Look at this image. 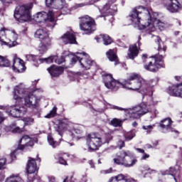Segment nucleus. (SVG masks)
Here are the masks:
<instances>
[{"mask_svg": "<svg viewBox=\"0 0 182 182\" xmlns=\"http://www.w3.org/2000/svg\"><path fill=\"white\" fill-rule=\"evenodd\" d=\"M60 41L64 45H68V43H76V36L73 31H68L60 37Z\"/></svg>", "mask_w": 182, "mask_h": 182, "instance_id": "obj_20", "label": "nucleus"}, {"mask_svg": "<svg viewBox=\"0 0 182 182\" xmlns=\"http://www.w3.org/2000/svg\"><path fill=\"white\" fill-rule=\"evenodd\" d=\"M179 43H181L182 42V35L181 36V38H178Z\"/></svg>", "mask_w": 182, "mask_h": 182, "instance_id": "obj_63", "label": "nucleus"}, {"mask_svg": "<svg viewBox=\"0 0 182 182\" xmlns=\"http://www.w3.org/2000/svg\"><path fill=\"white\" fill-rule=\"evenodd\" d=\"M65 156L66 155L58 153V154H55L54 157L57 160V161L60 163V164H63L64 166H66L68 163L66 162V160H65Z\"/></svg>", "mask_w": 182, "mask_h": 182, "instance_id": "obj_35", "label": "nucleus"}, {"mask_svg": "<svg viewBox=\"0 0 182 182\" xmlns=\"http://www.w3.org/2000/svg\"><path fill=\"white\" fill-rule=\"evenodd\" d=\"M28 90L23 85H18L14 88V93L13 98L16 100L18 103L22 102L24 97V105L21 104L13 105L11 107H3L0 105V109L6 110L7 113L12 117H22L26 114V107L31 109H38L39 107V102L41 99L36 97V93H42L43 90L42 88L32 90L31 92H28Z\"/></svg>", "mask_w": 182, "mask_h": 182, "instance_id": "obj_1", "label": "nucleus"}, {"mask_svg": "<svg viewBox=\"0 0 182 182\" xmlns=\"http://www.w3.org/2000/svg\"><path fill=\"white\" fill-rule=\"evenodd\" d=\"M135 150L137 151L138 153H141L142 154H143V153H144V151L140 148H135Z\"/></svg>", "mask_w": 182, "mask_h": 182, "instance_id": "obj_54", "label": "nucleus"}, {"mask_svg": "<svg viewBox=\"0 0 182 182\" xmlns=\"http://www.w3.org/2000/svg\"><path fill=\"white\" fill-rule=\"evenodd\" d=\"M144 171H150V168H149V166H145L144 169L142 170V174H144Z\"/></svg>", "mask_w": 182, "mask_h": 182, "instance_id": "obj_55", "label": "nucleus"}, {"mask_svg": "<svg viewBox=\"0 0 182 182\" xmlns=\"http://www.w3.org/2000/svg\"><path fill=\"white\" fill-rule=\"evenodd\" d=\"M10 157H11V160H14V159H15V151H13L11 154Z\"/></svg>", "mask_w": 182, "mask_h": 182, "instance_id": "obj_58", "label": "nucleus"}, {"mask_svg": "<svg viewBox=\"0 0 182 182\" xmlns=\"http://www.w3.org/2000/svg\"><path fill=\"white\" fill-rule=\"evenodd\" d=\"M5 166H6V158L0 159V170H4V168H6Z\"/></svg>", "mask_w": 182, "mask_h": 182, "instance_id": "obj_45", "label": "nucleus"}, {"mask_svg": "<svg viewBox=\"0 0 182 182\" xmlns=\"http://www.w3.org/2000/svg\"><path fill=\"white\" fill-rule=\"evenodd\" d=\"M1 2H2V4H4V5H6V4H12L13 1L15 0H0Z\"/></svg>", "mask_w": 182, "mask_h": 182, "instance_id": "obj_51", "label": "nucleus"}, {"mask_svg": "<svg viewBox=\"0 0 182 182\" xmlns=\"http://www.w3.org/2000/svg\"><path fill=\"white\" fill-rule=\"evenodd\" d=\"M142 154L143 155L141 158V160H146V159H149V157H150V155H149V154H146L145 152H144Z\"/></svg>", "mask_w": 182, "mask_h": 182, "instance_id": "obj_48", "label": "nucleus"}, {"mask_svg": "<svg viewBox=\"0 0 182 182\" xmlns=\"http://www.w3.org/2000/svg\"><path fill=\"white\" fill-rule=\"evenodd\" d=\"M36 161L41 163V158H39L38 155H37L36 159L29 158L26 170L28 174H33L36 171H38V165L36 164Z\"/></svg>", "mask_w": 182, "mask_h": 182, "instance_id": "obj_16", "label": "nucleus"}, {"mask_svg": "<svg viewBox=\"0 0 182 182\" xmlns=\"http://www.w3.org/2000/svg\"><path fill=\"white\" fill-rule=\"evenodd\" d=\"M151 113L152 114L151 115V119H154V117H156V116H157V114H159V111H157V109H152L151 110Z\"/></svg>", "mask_w": 182, "mask_h": 182, "instance_id": "obj_46", "label": "nucleus"}, {"mask_svg": "<svg viewBox=\"0 0 182 182\" xmlns=\"http://www.w3.org/2000/svg\"><path fill=\"white\" fill-rule=\"evenodd\" d=\"M54 129L55 132H58L60 136L63 134V132L68 130L70 136H71L73 139H75V136L73 132L76 133V134H82V133H83L84 127L77 124L73 125L68 119H63L55 120Z\"/></svg>", "mask_w": 182, "mask_h": 182, "instance_id": "obj_6", "label": "nucleus"}, {"mask_svg": "<svg viewBox=\"0 0 182 182\" xmlns=\"http://www.w3.org/2000/svg\"><path fill=\"white\" fill-rule=\"evenodd\" d=\"M21 122H23L24 126H29L33 123L34 119L33 118L26 117L23 118Z\"/></svg>", "mask_w": 182, "mask_h": 182, "instance_id": "obj_43", "label": "nucleus"}, {"mask_svg": "<svg viewBox=\"0 0 182 182\" xmlns=\"http://www.w3.org/2000/svg\"><path fill=\"white\" fill-rule=\"evenodd\" d=\"M139 49H140V48L137 46V44L130 46L127 53L129 59L133 60L134 58H137V55H139Z\"/></svg>", "mask_w": 182, "mask_h": 182, "instance_id": "obj_27", "label": "nucleus"}, {"mask_svg": "<svg viewBox=\"0 0 182 182\" xmlns=\"http://www.w3.org/2000/svg\"><path fill=\"white\" fill-rule=\"evenodd\" d=\"M110 173H112V168L100 171V174H110Z\"/></svg>", "mask_w": 182, "mask_h": 182, "instance_id": "obj_47", "label": "nucleus"}, {"mask_svg": "<svg viewBox=\"0 0 182 182\" xmlns=\"http://www.w3.org/2000/svg\"><path fill=\"white\" fill-rule=\"evenodd\" d=\"M134 179L120 173L109 178L107 182H133Z\"/></svg>", "mask_w": 182, "mask_h": 182, "instance_id": "obj_25", "label": "nucleus"}, {"mask_svg": "<svg viewBox=\"0 0 182 182\" xmlns=\"http://www.w3.org/2000/svg\"><path fill=\"white\" fill-rule=\"evenodd\" d=\"M112 134H113L112 130L106 132L102 138L97 133L88 134L86 136V145L88 147V151L99 150V147H101L102 144L109 143L113 139Z\"/></svg>", "mask_w": 182, "mask_h": 182, "instance_id": "obj_5", "label": "nucleus"}, {"mask_svg": "<svg viewBox=\"0 0 182 182\" xmlns=\"http://www.w3.org/2000/svg\"><path fill=\"white\" fill-rule=\"evenodd\" d=\"M118 146L119 149H123L124 147V141H119Z\"/></svg>", "mask_w": 182, "mask_h": 182, "instance_id": "obj_52", "label": "nucleus"}, {"mask_svg": "<svg viewBox=\"0 0 182 182\" xmlns=\"http://www.w3.org/2000/svg\"><path fill=\"white\" fill-rule=\"evenodd\" d=\"M157 45H158V55H154L151 58H148L146 54L142 55V60L144 61L146 59V62H149L148 65H144L146 70L149 72H157L161 68H164V63L163 59L166 56V50L167 48L164 46V43L161 41L160 37L156 36Z\"/></svg>", "mask_w": 182, "mask_h": 182, "instance_id": "obj_4", "label": "nucleus"}, {"mask_svg": "<svg viewBox=\"0 0 182 182\" xmlns=\"http://www.w3.org/2000/svg\"><path fill=\"white\" fill-rule=\"evenodd\" d=\"M58 9H60V11H58L56 10L57 16H59V14H62V15H68L70 14V10L68 9V4H66L65 1L64 4H62V3H60L59 6H58Z\"/></svg>", "mask_w": 182, "mask_h": 182, "instance_id": "obj_30", "label": "nucleus"}, {"mask_svg": "<svg viewBox=\"0 0 182 182\" xmlns=\"http://www.w3.org/2000/svg\"><path fill=\"white\" fill-rule=\"evenodd\" d=\"M51 46L52 39L48 38L47 41H43L38 45L37 50H38L40 55H43V53H46V52H48V50Z\"/></svg>", "mask_w": 182, "mask_h": 182, "instance_id": "obj_23", "label": "nucleus"}, {"mask_svg": "<svg viewBox=\"0 0 182 182\" xmlns=\"http://www.w3.org/2000/svg\"><path fill=\"white\" fill-rule=\"evenodd\" d=\"M105 86L111 90H117L119 87H126L128 90L139 92L141 95H148L153 96V86L156 82L153 80L147 81L141 77V75L137 73H131L129 75L128 79L122 83L113 79L112 75H107L103 77Z\"/></svg>", "mask_w": 182, "mask_h": 182, "instance_id": "obj_2", "label": "nucleus"}, {"mask_svg": "<svg viewBox=\"0 0 182 182\" xmlns=\"http://www.w3.org/2000/svg\"><path fill=\"white\" fill-rule=\"evenodd\" d=\"M175 79H176V80H180V79H181V77L176 76V77H175Z\"/></svg>", "mask_w": 182, "mask_h": 182, "instance_id": "obj_62", "label": "nucleus"}, {"mask_svg": "<svg viewBox=\"0 0 182 182\" xmlns=\"http://www.w3.org/2000/svg\"><path fill=\"white\" fill-rule=\"evenodd\" d=\"M100 12L102 14L100 17L102 18L103 16H106V15H114L116 12H117V7L116 5H110V1L108 4H105Z\"/></svg>", "mask_w": 182, "mask_h": 182, "instance_id": "obj_17", "label": "nucleus"}, {"mask_svg": "<svg viewBox=\"0 0 182 182\" xmlns=\"http://www.w3.org/2000/svg\"><path fill=\"white\" fill-rule=\"evenodd\" d=\"M26 60H28V62H39V59L38 56L28 54L25 55Z\"/></svg>", "mask_w": 182, "mask_h": 182, "instance_id": "obj_40", "label": "nucleus"}, {"mask_svg": "<svg viewBox=\"0 0 182 182\" xmlns=\"http://www.w3.org/2000/svg\"><path fill=\"white\" fill-rule=\"evenodd\" d=\"M38 141L37 137L31 138L28 135L23 136L18 141V150H25L26 147H32Z\"/></svg>", "mask_w": 182, "mask_h": 182, "instance_id": "obj_13", "label": "nucleus"}, {"mask_svg": "<svg viewBox=\"0 0 182 182\" xmlns=\"http://www.w3.org/2000/svg\"><path fill=\"white\" fill-rule=\"evenodd\" d=\"M5 35H8L6 31H5V28H1L0 30V45H6V42L5 41Z\"/></svg>", "mask_w": 182, "mask_h": 182, "instance_id": "obj_37", "label": "nucleus"}, {"mask_svg": "<svg viewBox=\"0 0 182 182\" xmlns=\"http://www.w3.org/2000/svg\"><path fill=\"white\" fill-rule=\"evenodd\" d=\"M5 121V117H4V114L0 112V124L1 123H3V122Z\"/></svg>", "mask_w": 182, "mask_h": 182, "instance_id": "obj_53", "label": "nucleus"}, {"mask_svg": "<svg viewBox=\"0 0 182 182\" xmlns=\"http://www.w3.org/2000/svg\"><path fill=\"white\" fill-rule=\"evenodd\" d=\"M179 153H180V154H181V156L182 157V149H181V148H180Z\"/></svg>", "mask_w": 182, "mask_h": 182, "instance_id": "obj_64", "label": "nucleus"}, {"mask_svg": "<svg viewBox=\"0 0 182 182\" xmlns=\"http://www.w3.org/2000/svg\"><path fill=\"white\" fill-rule=\"evenodd\" d=\"M6 31L9 42L6 43L5 45L9 46V48H14V46H16V45H18V42H16V40L18 39V34H16L14 31Z\"/></svg>", "mask_w": 182, "mask_h": 182, "instance_id": "obj_21", "label": "nucleus"}, {"mask_svg": "<svg viewBox=\"0 0 182 182\" xmlns=\"http://www.w3.org/2000/svg\"><path fill=\"white\" fill-rule=\"evenodd\" d=\"M132 152L130 151H122L119 153H117L115 157L113 158V161L114 164L118 166H128L127 164L124 163L125 157L127 156H131Z\"/></svg>", "mask_w": 182, "mask_h": 182, "instance_id": "obj_15", "label": "nucleus"}, {"mask_svg": "<svg viewBox=\"0 0 182 182\" xmlns=\"http://www.w3.org/2000/svg\"><path fill=\"white\" fill-rule=\"evenodd\" d=\"M54 60L55 63L60 65L63 63V62H65V57H61L60 58H58L57 56L53 55L48 58L38 59V62L40 63H53Z\"/></svg>", "mask_w": 182, "mask_h": 182, "instance_id": "obj_22", "label": "nucleus"}, {"mask_svg": "<svg viewBox=\"0 0 182 182\" xmlns=\"http://www.w3.org/2000/svg\"><path fill=\"white\" fill-rule=\"evenodd\" d=\"M33 7V4H32V3L17 6L14 11V18L21 23L28 22V21H30L32 18L31 9H32Z\"/></svg>", "mask_w": 182, "mask_h": 182, "instance_id": "obj_10", "label": "nucleus"}, {"mask_svg": "<svg viewBox=\"0 0 182 182\" xmlns=\"http://www.w3.org/2000/svg\"><path fill=\"white\" fill-rule=\"evenodd\" d=\"M112 109H114L115 110H119L121 112L124 111L126 116H127L130 119H140L141 116L146 114V113H149V107L144 103H142L139 105L129 109H124L116 105H113L112 107Z\"/></svg>", "mask_w": 182, "mask_h": 182, "instance_id": "obj_7", "label": "nucleus"}, {"mask_svg": "<svg viewBox=\"0 0 182 182\" xmlns=\"http://www.w3.org/2000/svg\"><path fill=\"white\" fill-rule=\"evenodd\" d=\"M13 133H21L22 129L19 127H16L12 129Z\"/></svg>", "mask_w": 182, "mask_h": 182, "instance_id": "obj_49", "label": "nucleus"}, {"mask_svg": "<svg viewBox=\"0 0 182 182\" xmlns=\"http://www.w3.org/2000/svg\"><path fill=\"white\" fill-rule=\"evenodd\" d=\"M144 1L146 6H149V5H150V2H153V0H144Z\"/></svg>", "mask_w": 182, "mask_h": 182, "instance_id": "obj_57", "label": "nucleus"}, {"mask_svg": "<svg viewBox=\"0 0 182 182\" xmlns=\"http://www.w3.org/2000/svg\"><path fill=\"white\" fill-rule=\"evenodd\" d=\"M171 124H173V122L170 118H166L162 120L160 123V127L162 133H168L171 132V133L179 134L180 132H178V131L172 128Z\"/></svg>", "mask_w": 182, "mask_h": 182, "instance_id": "obj_14", "label": "nucleus"}, {"mask_svg": "<svg viewBox=\"0 0 182 182\" xmlns=\"http://www.w3.org/2000/svg\"><path fill=\"white\" fill-rule=\"evenodd\" d=\"M56 112H58V107L56 106L53 107L48 114L45 116L46 119H52L56 116Z\"/></svg>", "mask_w": 182, "mask_h": 182, "instance_id": "obj_39", "label": "nucleus"}, {"mask_svg": "<svg viewBox=\"0 0 182 182\" xmlns=\"http://www.w3.org/2000/svg\"><path fill=\"white\" fill-rule=\"evenodd\" d=\"M12 68L14 72H16V73H22L25 72V70L26 69L25 68L23 60H21L18 58H15L14 59Z\"/></svg>", "mask_w": 182, "mask_h": 182, "instance_id": "obj_19", "label": "nucleus"}, {"mask_svg": "<svg viewBox=\"0 0 182 182\" xmlns=\"http://www.w3.org/2000/svg\"><path fill=\"white\" fill-rule=\"evenodd\" d=\"M110 124H112V126H114V127H120V126L122 125V120L117 118H114L112 120H111Z\"/></svg>", "mask_w": 182, "mask_h": 182, "instance_id": "obj_42", "label": "nucleus"}, {"mask_svg": "<svg viewBox=\"0 0 182 182\" xmlns=\"http://www.w3.org/2000/svg\"><path fill=\"white\" fill-rule=\"evenodd\" d=\"M161 173L164 176L166 174H169L170 176H173V177L175 180V182H177V176H178V174H177V173H178V171L176 170V168L171 167L169 168V170H166L164 172L161 171Z\"/></svg>", "mask_w": 182, "mask_h": 182, "instance_id": "obj_32", "label": "nucleus"}, {"mask_svg": "<svg viewBox=\"0 0 182 182\" xmlns=\"http://www.w3.org/2000/svg\"><path fill=\"white\" fill-rule=\"evenodd\" d=\"M6 182H23V180L19 175L12 174L6 179Z\"/></svg>", "mask_w": 182, "mask_h": 182, "instance_id": "obj_33", "label": "nucleus"}, {"mask_svg": "<svg viewBox=\"0 0 182 182\" xmlns=\"http://www.w3.org/2000/svg\"><path fill=\"white\" fill-rule=\"evenodd\" d=\"M159 14L153 13L149 7L138 6L132 9L129 18L135 27L144 32H154L156 26L159 31H164L170 24L157 19Z\"/></svg>", "mask_w": 182, "mask_h": 182, "instance_id": "obj_3", "label": "nucleus"}, {"mask_svg": "<svg viewBox=\"0 0 182 182\" xmlns=\"http://www.w3.org/2000/svg\"><path fill=\"white\" fill-rule=\"evenodd\" d=\"M163 5L171 14H176L181 9V4L178 0H163Z\"/></svg>", "mask_w": 182, "mask_h": 182, "instance_id": "obj_12", "label": "nucleus"}, {"mask_svg": "<svg viewBox=\"0 0 182 182\" xmlns=\"http://www.w3.org/2000/svg\"><path fill=\"white\" fill-rule=\"evenodd\" d=\"M132 126H133V127H137V122H134L132 123Z\"/></svg>", "mask_w": 182, "mask_h": 182, "instance_id": "obj_60", "label": "nucleus"}, {"mask_svg": "<svg viewBox=\"0 0 182 182\" xmlns=\"http://www.w3.org/2000/svg\"><path fill=\"white\" fill-rule=\"evenodd\" d=\"M106 55L109 60L111 62H114V65H119V60L117 59V55H116L114 50L110 49L106 53Z\"/></svg>", "mask_w": 182, "mask_h": 182, "instance_id": "obj_31", "label": "nucleus"}, {"mask_svg": "<svg viewBox=\"0 0 182 182\" xmlns=\"http://www.w3.org/2000/svg\"><path fill=\"white\" fill-rule=\"evenodd\" d=\"M53 4H62V5H65V0H46V5L47 6H52Z\"/></svg>", "mask_w": 182, "mask_h": 182, "instance_id": "obj_38", "label": "nucleus"}, {"mask_svg": "<svg viewBox=\"0 0 182 182\" xmlns=\"http://www.w3.org/2000/svg\"><path fill=\"white\" fill-rule=\"evenodd\" d=\"M170 96L182 97V83L169 86L166 90Z\"/></svg>", "mask_w": 182, "mask_h": 182, "instance_id": "obj_18", "label": "nucleus"}, {"mask_svg": "<svg viewBox=\"0 0 182 182\" xmlns=\"http://www.w3.org/2000/svg\"><path fill=\"white\" fill-rule=\"evenodd\" d=\"M124 163L125 164H128V165H123L124 167H127V168L133 167V166H134V164L137 163V159H136V158H133V154L131 153V156H127L125 157Z\"/></svg>", "mask_w": 182, "mask_h": 182, "instance_id": "obj_29", "label": "nucleus"}, {"mask_svg": "<svg viewBox=\"0 0 182 182\" xmlns=\"http://www.w3.org/2000/svg\"><path fill=\"white\" fill-rule=\"evenodd\" d=\"M58 14H56V9H53L48 12L41 11L33 16V20L38 23L45 22L49 28H54L56 25V19Z\"/></svg>", "mask_w": 182, "mask_h": 182, "instance_id": "obj_8", "label": "nucleus"}, {"mask_svg": "<svg viewBox=\"0 0 182 182\" xmlns=\"http://www.w3.org/2000/svg\"><path fill=\"white\" fill-rule=\"evenodd\" d=\"M80 29L85 33L89 34L96 31L95 20L89 16H84L80 18Z\"/></svg>", "mask_w": 182, "mask_h": 182, "instance_id": "obj_11", "label": "nucleus"}, {"mask_svg": "<svg viewBox=\"0 0 182 182\" xmlns=\"http://www.w3.org/2000/svg\"><path fill=\"white\" fill-rule=\"evenodd\" d=\"M99 0H91L90 3H80L75 4L74 6H73V9H77V8H83V6H86V5H90L92 4H95V2H97Z\"/></svg>", "mask_w": 182, "mask_h": 182, "instance_id": "obj_41", "label": "nucleus"}, {"mask_svg": "<svg viewBox=\"0 0 182 182\" xmlns=\"http://www.w3.org/2000/svg\"><path fill=\"white\" fill-rule=\"evenodd\" d=\"M142 129L146 132L147 134H149V133H151V130L154 129V125H144Z\"/></svg>", "mask_w": 182, "mask_h": 182, "instance_id": "obj_44", "label": "nucleus"}, {"mask_svg": "<svg viewBox=\"0 0 182 182\" xmlns=\"http://www.w3.org/2000/svg\"><path fill=\"white\" fill-rule=\"evenodd\" d=\"M102 39L103 41L104 45H105L106 46L113 43V40L112 39V38H110V36H109V35L107 34H101L99 36L95 37V40L98 43L101 42Z\"/></svg>", "mask_w": 182, "mask_h": 182, "instance_id": "obj_28", "label": "nucleus"}, {"mask_svg": "<svg viewBox=\"0 0 182 182\" xmlns=\"http://www.w3.org/2000/svg\"><path fill=\"white\" fill-rule=\"evenodd\" d=\"M89 164L91 166V168H95V163L93 162V161H90Z\"/></svg>", "mask_w": 182, "mask_h": 182, "instance_id": "obj_56", "label": "nucleus"}, {"mask_svg": "<svg viewBox=\"0 0 182 182\" xmlns=\"http://www.w3.org/2000/svg\"><path fill=\"white\" fill-rule=\"evenodd\" d=\"M11 65L9 60L6 57L0 55V67L1 68H9Z\"/></svg>", "mask_w": 182, "mask_h": 182, "instance_id": "obj_36", "label": "nucleus"}, {"mask_svg": "<svg viewBox=\"0 0 182 182\" xmlns=\"http://www.w3.org/2000/svg\"><path fill=\"white\" fill-rule=\"evenodd\" d=\"M66 58L70 60L71 65H75L78 60L81 68L87 70L93 65V61L90 60L89 55L85 53H75V54H68Z\"/></svg>", "mask_w": 182, "mask_h": 182, "instance_id": "obj_9", "label": "nucleus"}, {"mask_svg": "<svg viewBox=\"0 0 182 182\" xmlns=\"http://www.w3.org/2000/svg\"><path fill=\"white\" fill-rule=\"evenodd\" d=\"M134 136H136V134L132 133L130 134V135L125 136L126 140L129 141L132 140V139H133V137H134Z\"/></svg>", "mask_w": 182, "mask_h": 182, "instance_id": "obj_50", "label": "nucleus"}, {"mask_svg": "<svg viewBox=\"0 0 182 182\" xmlns=\"http://www.w3.org/2000/svg\"><path fill=\"white\" fill-rule=\"evenodd\" d=\"M47 70L52 77H58L63 73V68L58 65H52Z\"/></svg>", "mask_w": 182, "mask_h": 182, "instance_id": "obj_24", "label": "nucleus"}, {"mask_svg": "<svg viewBox=\"0 0 182 182\" xmlns=\"http://www.w3.org/2000/svg\"><path fill=\"white\" fill-rule=\"evenodd\" d=\"M37 83H38V80H35V81L33 82L32 85L33 86H36Z\"/></svg>", "mask_w": 182, "mask_h": 182, "instance_id": "obj_61", "label": "nucleus"}, {"mask_svg": "<svg viewBox=\"0 0 182 182\" xmlns=\"http://www.w3.org/2000/svg\"><path fill=\"white\" fill-rule=\"evenodd\" d=\"M35 38L41 39L43 41H48V39H50V38H49L48 31L45 28H40L37 30L35 33Z\"/></svg>", "mask_w": 182, "mask_h": 182, "instance_id": "obj_26", "label": "nucleus"}, {"mask_svg": "<svg viewBox=\"0 0 182 182\" xmlns=\"http://www.w3.org/2000/svg\"><path fill=\"white\" fill-rule=\"evenodd\" d=\"M48 143L50 146H52L53 149L58 147L60 144V142L55 141L52 134H49L47 137Z\"/></svg>", "mask_w": 182, "mask_h": 182, "instance_id": "obj_34", "label": "nucleus"}, {"mask_svg": "<svg viewBox=\"0 0 182 182\" xmlns=\"http://www.w3.org/2000/svg\"><path fill=\"white\" fill-rule=\"evenodd\" d=\"M181 33V32H180V31H175L174 32L175 36H178V35H180Z\"/></svg>", "mask_w": 182, "mask_h": 182, "instance_id": "obj_59", "label": "nucleus"}]
</instances>
